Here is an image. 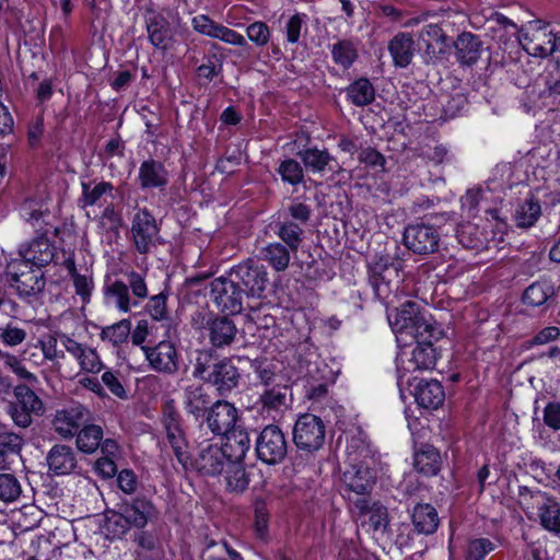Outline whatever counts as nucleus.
I'll return each instance as SVG.
<instances>
[{
	"label": "nucleus",
	"mask_w": 560,
	"mask_h": 560,
	"mask_svg": "<svg viewBox=\"0 0 560 560\" xmlns=\"http://www.w3.org/2000/svg\"><path fill=\"white\" fill-rule=\"evenodd\" d=\"M388 322L397 338L409 336L415 340H439L442 336L436 323L415 301H406L388 313Z\"/></svg>",
	"instance_id": "obj_1"
},
{
	"label": "nucleus",
	"mask_w": 560,
	"mask_h": 560,
	"mask_svg": "<svg viewBox=\"0 0 560 560\" xmlns=\"http://www.w3.org/2000/svg\"><path fill=\"white\" fill-rule=\"evenodd\" d=\"M192 376L213 386L221 396L229 395L238 386L241 374L228 358L217 360L211 350H197L192 363Z\"/></svg>",
	"instance_id": "obj_2"
},
{
	"label": "nucleus",
	"mask_w": 560,
	"mask_h": 560,
	"mask_svg": "<svg viewBox=\"0 0 560 560\" xmlns=\"http://www.w3.org/2000/svg\"><path fill=\"white\" fill-rule=\"evenodd\" d=\"M296 448L306 454H314L323 448L326 439V427L320 417L313 413L301 415L292 431Z\"/></svg>",
	"instance_id": "obj_3"
},
{
	"label": "nucleus",
	"mask_w": 560,
	"mask_h": 560,
	"mask_svg": "<svg viewBox=\"0 0 560 560\" xmlns=\"http://www.w3.org/2000/svg\"><path fill=\"white\" fill-rule=\"evenodd\" d=\"M130 241L140 255L153 252L163 243L160 226L148 209L138 210L131 220Z\"/></svg>",
	"instance_id": "obj_4"
},
{
	"label": "nucleus",
	"mask_w": 560,
	"mask_h": 560,
	"mask_svg": "<svg viewBox=\"0 0 560 560\" xmlns=\"http://www.w3.org/2000/svg\"><path fill=\"white\" fill-rule=\"evenodd\" d=\"M417 345L411 350H401L396 358L398 372V385L402 384V377L407 373L427 371L435 366L436 352L433 348L434 340H416Z\"/></svg>",
	"instance_id": "obj_5"
},
{
	"label": "nucleus",
	"mask_w": 560,
	"mask_h": 560,
	"mask_svg": "<svg viewBox=\"0 0 560 560\" xmlns=\"http://www.w3.org/2000/svg\"><path fill=\"white\" fill-rule=\"evenodd\" d=\"M255 450L257 457L265 464L281 463L288 453V441L283 431L275 424L266 425L257 435Z\"/></svg>",
	"instance_id": "obj_6"
},
{
	"label": "nucleus",
	"mask_w": 560,
	"mask_h": 560,
	"mask_svg": "<svg viewBox=\"0 0 560 560\" xmlns=\"http://www.w3.org/2000/svg\"><path fill=\"white\" fill-rule=\"evenodd\" d=\"M222 446L209 441L200 442L194 457L190 456L188 469H195L203 476H217L229 464Z\"/></svg>",
	"instance_id": "obj_7"
},
{
	"label": "nucleus",
	"mask_w": 560,
	"mask_h": 560,
	"mask_svg": "<svg viewBox=\"0 0 560 560\" xmlns=\"http://www.w3.org/2000/svg\"><path fill=\"white\" fill-rule=\"evenodd\" d=\"M231 277L238 285L244 287L243 293L252 298H260L268 283V273L264 266L247 259L234 267Z\"/></svg>",
	"instance_id": "obj_8"
},
{
	"label": "nucleus",
	"mask_w": 560,
	"mask_h": 560,
	"mask_svg": "<svg viewBox=\"0 0 560 560\" xmlns=\"http://www.w3.org/2000/svg\"><path fill=\"white\" fill-rule=\"evenodd\" d=\"M369 281L375 295L386 300L392 292V283L398 282L399 264L394 262L389 257H377L369 265Z\"/></svg>",
	"instance_id": "obj_9"
},
{
	"label": "nucleus",
	"mask_w": 560,
	"mask_h": 560,
	"mask_svg": "<svg viewBox=\"0 0 560 560\" xmlns=\"http://www.w3.org/2000/svg\"><path fill=\"white\" fill-rule=\"evenodd\" d=\"M441 235L431 224H409L404 232L405 246L417 255H429L439 248Z\"/></svg>",
	"instance_id": "obj_10"
},
{
	"label": "nucleus",
	"mask_w": 560,
	"mask_h": 560,
	"mask_svg": "<svg viewBox=\"0 0 560 560\" xmlns=\"http://www.w3.org/2000/svg\"><path fill=\"white\" fill-rule=\"evenodd\" d=\"M341 483L350 500V493L361 495V498L368 497L375 483V474L368 462L350 463L342 471Z\"/></svg>",
	"instance_id": "obj_11"
},
{
	"label": "nucleus",
	"mask_w": 560,
	"mask_h": 560,
	"mask_svg": "<svg viewBox=\"0 0 560 560\" xmlns=\"http://www.w3.org/2000/svg\"><path fill=\"white\" fill-rule=\"evenodd\" d=\"M210 294L217 306L224 313L240 314L243 310V290L234 279L217 278L211 282Z\"/></svg>",
	"instance_id": "obj_12"
},
{
	"label": "nucleus",
	"mask_w": 560,
	"mask_h": 560,
	"mask_svg": "<svg viewBox=\"0 0 560 560\" xmlns=\"http://www.w3.org/2000/svg\"><path fill=\"white\" fill-rule=\"evenodd\" d=\"M90 410L80 404L70 405L57 410L54 420V431L63 439H71L89 422Z\"/></svg>",
	"instance_id": "obj_13"
},
{
	"label": "nucleus",
	"mask_w": 560,
	"mask_h": 560,
	"mask_svg": "<svg viewBox=\"0 0 560 560\" xmlns=\"http://www.w3.org/2000/svg\"><path fill=\"white\" fill-rule=\"evenodd\" d=\"M141 349L154 371L166 375H173L178 371V353L172 341L162 340L153 347L142 346Z\"/></svg>",
	"instance_id": "obj_14"
},
{
	"label": "nucleus",
	"mask_w": 560,
	"mask_h": 560,
	"mask_svg": "<svg viewBox=\"0 0 560 560\" xmlns=\"http://www.w3.org/2000/svg\"><path fill=\"white\" fill-rule=\"evenodd\" d=\"M551 40H555V34L547 25H534L521 33L518 44L527 54L542 58L553 54L555 43Z\"/></svg>",
	"instance_id": "obj_15"
},
{
	"label": "nucleus",
	"mask_w": 560,
	"mask_h": 560,
	"mask_svg": "<svg viewBox=\"0 0 560 560\" xmlns=\"http://www.w3.org/2000/svg\"><path fill=\"white\" fill-rule=\"evenodd\" d=\"M21 267L23 269L10 275V287L16 290L21 299H31L38 295L46 285L43 271L39 268L28 267L26 262H23Z\"/></svg>",
	"instance_id": "obj_16"
},
{
	"label": "nucleus",
	"mask_w": 560,
	"mask_h": 560,
	"mask_svg": "<svg viewBox=\"0 0 560 560\" xmlns=\"http://www.w3.org/2000/svg\"><path fill=\"white\" fill-rule=\"evenodd\" d=\"M238 411L231 402L218 400L212 404L207 413V424L215 435H224L235 429Z\"/></svg>",
	"instance_id": "obj_17"
},
{
	"label": "nucleus",
	"mask_w": 560,
	"mask_h": 560,
	"mask_svg": "<svg viewBox=\"0 0 560 560\" xmlns=\"http://www.w3.org/2000/svg\"><path fill=\"white\" fill-rule=\"evenodd\" d=\"M129 523L132 527L142 529L149 523H153L159 518V511L152 501L145 497H136L122 500L120 503Z\"/></svg>",
	"instance_id": "obj_18"
},
{
	"label": "nucleus",
	"mask_w": 560,
	"mask_h": 560,
	"mask_svg": "<svg viewBox=\"0 0 560 560\" xmlns=\"http://www.w3.org/2000/svg\"><path fill=\"white\" fill-rule=\"evenodd\" d=\"M164 427L167 442L171 445L175 457L184 469H188L190 455L187 451L188 443L185 433L179 423V416L174 411L165 413Z\"/></svg>",
	"instance_id": "obj_19"
},
{
	"label": "nucleus",
	"mask_w": 560,
	"mask_h": 560,
	"mask_svg": "<svg viewBox=\"0 0 560 560\" xmlns=\"http://www.w3.org/2000/svg\"><path fill=\"white\" fill-rule=\"evenodd\" d=\"M205 329L211 346L215 349H223L231 346L237 335V327L234 322L225 316H212L206 322Z\"/></svg>",
	"instance_id": "obj_20"
},
{
	"label": "nucleus",
	"mask_w": 560,
	"mask_h": 560,
	"mask_svg": "<svg viewBox=\"0 0 560 560\" xmlns=\"http://www.w3.org/2000/svg\"><path fill=\"white\" fill-rule=\"evenodd\" d=\"M260 410L265 417L280 419L289 408L288 387L276 385L266 387L259 396Z\"/></svg>",
	"instance_id": "obj_21"
},
{
	"label": "nucleus",
	"mask_w": 560,
	"mask_h": 560,
	"mask_svg": "<svg viewBox=\"0 0 560 560\" xmlns=\"http://www.w3.org/2000/svg\"><path fill=\"white\" fill-rule=\"evenodd\" d=\"M144 21L150 43L156 49L165 50L172 39V31L168 21L163 14L154 10L147 11Z\"/></svg>",
	"instance_id": "obj_22"
},
{
	"label": "nucleus",
	"mask_w": 560,
	"mask_h": 560,
	"mask_svg": "<svg viewBox=\"0 0 560 560\" xmlns=\"http://www.w3.org/2000/svg\"><path fill=\"white\" fill-rule=\"evenodd\" d=\"M455 57L460 66L471 67L481 57L482 42L470 32H462L454 42Z\"/></svg>",
	"instance_id": "obj_23"
},
{
	"label": "nucleus",
	"mask_w": 560,
	"mask_h": 560,
	"mask_svg": "<svg viewBox=\"0 0 560 560\" xmlns=\"http://www.w3.org/2000/svg\"><path fill=\"white\" fill-rule=\"evenodd\" d=\"M182 402L186 413L198 420L211 405V397L202 385L191 384L183 388Z\"/></svg>",
	"instance_id": "obj_24"
},
{
	"label": "nucleus",
	"mask_w": 560,
	"mask_h": 560,
	"mask_svg": "<svg viewBox=\"0 0 560 560\" xmlns=\"http://www.w3.org/2000/svg\"><path fill=\"white\" fill-rule=\"evenodd\" d=\"M419 42L423 45L427 61L440 58L447 47V36L438 24H429L419 34Z\"/></svg>",
	"instance_id": "obj_25"
},
{
	"label": "nucleus",
	"mask_w": 560,
	"mask_h": 560,
	"mask_svg": "<svg viewBox=\"0 0 560 560\" xmlns=\"http://www.w3.org/2000/svg\"><path fill=\"white\" fill-rule=\"evenodd\" d=\"M24 262L43 267L50 264L55 257V246L47 236L40 235L32 240L25 247L20 249Z\"/></svg>",
	"instance_id": "obj_26"
},
{
	"label": "nucleus",
	"mask_w": 560,
	"mask_h": 560,
	"mask_svg": "<svg viewBox=\"0 0 560 560\" xmlns=\"http://www.w3.org/2000/svg\"><path fill=\"white\" fill-rule=\"evenodd\" d=\"M138 179L142 189H163L168 184V172L162 162L149 159L140 164Z\"/></svg>",
	"instance_id": "obj_27"
},
{
	"label": "nucleus",
	"mask_w": 560,
	"mask_h": 560,
	"mask_svg": "<svg viewBox=\"0 0 560 560\" xmlns=\"http://www.w3.org/2000/svg\"><path fill=\"white\" fill-rule=\"evenodd\" d=\"M49 470L57 476L71 474L77 467V456L71 446L57 444L46 457Z\"/></svg>",
	"instance_id": "obj_28"
},
{
	"label": "nucleus",
	"mask_w": 560,
	"mask_h": 560,
	"mask_svg": "<svg viewBox=\"0 0 560 560\" xmlns=\"http://www.w3.org/2000/svg\"><path fill=\"white\" fill-rule=\"evenodd\" d=\"M413 395L417 404L425 409H438L445 400L444 388L435 380H421Z\"/></svg>",
	"instance_id": "obj_29"
},
{
	"label": "nucleus",
	"mask_w": 560,
	"mask_h": 560,
	"mask_svg": "<svg viewBox=\"0 0 560 560\" xmlns=\"http://www.w3.org/2000/svg\"><path fill=\"white\" fill-rule=\"evenodd\" d=\"M225 435V443L222 446L229 463H242L249 447L250 439L244 430H232Z\"/></svg>",
	"instance_id": "obj_30"
},
{
	"label": "nucleus",
	"mask_w": 560,
	"mask_h": 560,
	"mask_svg": "<svg viewBox=\"0 0 560 560\" xmlns=\"http://www.w3.org/2000/svg\"><path fill=\"white\" fill-rule=\"evenodd\" d=\"M537 513L542 528L560 537V504L542 494L537 502Z\"/></svg>",
	"instance_id": "obj_31"
},
{
	"label": "nucleus",
	"mask_w": 560,
	"mask_h": 560,
	"mask_svg": "<svg viewBox=\"0 0 560 560\" xmlns=\"http://www.w3.org/2000/svg\"><path fill=\"white\" fill-rule=\"evenodd\" d=\"M413 44L412 36L407 33H399L393 37L388 44V50L396 67L406 68L410 65L415 50Z\"/></svg>",
	"instance_id": "obj_32"
},
{
	"label": "nucleus",
	"mask_w": 560,
	"mask_h": 560,
	"mask_svg": "<svg viewBox=\"0 0 560 560\" xmlns=\"http://www.w3.org/2000/svg\"><path fill=\"white\" fill-rule=\"evenodd\" d=\"M104 293L107 302L121 313H128L132 306L139 305V301L131 300L128 285L124 280H114L105 287Z\"/></svg>",
	"instance_id": "obj_33"
},
{
	"label": "nucleus",
	"mask_w": 560,
	"mask_h": 560,
	"mask_svg": "<svg viewBox=\"0 0 560 560\" xmlns=\"http://www.w3.org/2000/svg\"><path fill=\"white\" fill-rule=\"evenodd\" d=\"M415 468L424 476H435L441 468V455L432 445H423L415 453Z\"/></svg>",
	"instance_id": "obj_34"
},
{
	"label": "nucleus",
	"mask_w": 560,
	"mask_h": 560,
	"mask_svg": "<svg viewBox=\"0 0 560 560\" xmlns=\"http://www.w3.org/2000/svg\"><path fill=\"white\" fill-rule=\"evenodd\" d=\"M326 370L327 365L323 362L307 365L305 376L307 377V395L311 399H320L327 394L328 383L323 374Z\"/></svg>",
	"instance_id": "obj_35"
},
{
	"label": "nucleus",
	"mask_w": 560,
	"mask_h": 560,
	"mask_svg": "<svg viewBox=\"0 0 560 560\" xmlns=\"http://www.w3.org/2000/svg\"><path fill=\"white\" fill-rule=\"evenodd\" d=\"M359 515H370L369 522L374 530L384 529L388 523L387 509L378 503H371L368 497L358 498L353 502Z\"/></svg>",
	"instance_id": "obj_36"
},
{
	"label": "nucleus",
	"mask_w": 560,
	"mask_h": 560,
	"mask_svg": "<svg viewBox=\"0 0 560 560\" xmlns=\"http://www.w3.org/2000/svg\"><path fill=\"white\" fill-rule=\"evenodd\" d=\"M490 21L497 24L495 27L491 28L493 38L497 39L504 49H506L509 44L513 43V40L518 42L521 34H518L517 25L512 20L501 13L494 12Z\"/></svg>",
	"instance_id": "obj_37"
},
{
	"label": "nucleus",
	"mask_w": 560,
	"mask_h": 560,
	"mask_svg": "<svg viewBox=\"0 0 560 560\" xmlns=\"http://www.w3.org/2000/svg\"><path fill=\"white\" fill-rule=\"evenodd\" d=\"M412 523L418 533L433 534L439 526L436 510L428 503L416 505L412 512Z\"/></svg>",
	"instance_id": "obj_38"
},
{
	"label": "nucleus",
	"mask_w": 560,
	"mask_h": 560,
	"mask_svg": "<svg viewBox=\"0 0 560 560\" xmlns=\"http://www.w3.org/2000/svg\"><path fill=\"white\" fill-rule=\"evenodd\" d=\"M290 248L279 242L269 243L260 249L261 258L276 271H284L290 264Z\"/></svg>",
	"instance_id": "obj_39"
},
{
	"label": "nucleus",
	"mask_w": 560,
	"mask_h": 560,
	"mask_svg": "<svg viewBox=\"0 0 560 560\" xmlns=\"http://www.w3.org/2000/svg\"><path fill=\"white\" fill-rule=\"evenodd\" d=\"M541 215L540 202L533 196L526 198L515 210L514 220L516 226L528 229L533 226Z\"/></svg>",
	"instance_id": "obj_40"
},
{
	"label": "nucleus",
	"mask_w": 560,
	"mask_h": 560,
	"mask_svg": "<svg viewBox=\"0 0 560 560\" xmlns=\"http://www.w3.org/2000/svg\"><path fill=\"white\" fill-rule=\"evenodd\" d=\"M298 156L302 160L304 166L313 173H323L334 158L326 149L317 147L306 148L298 152Z\"/></svg>",
	"instance_id": "obj_41"
},
{
	"label": "nucleus",
	"mask_w": 560,
	"mask_h": 560,
	"mask_svg": "<svg viewBox=\"0 0 560 560\" xmlns=\"http://www.w3.org/2000/svg\"><path fill=\"white\" fill-rule=\"evenodd\" d=\"M75 436L78 450L85 454H92L101 445L103 429L97 424L85 423Z\"/></svg>",
	"instance_id": "obj_42"
},
{
	"label": "nucleus",
	"mask_w": 560,
	"mask_h": 560,
	"mask_svg": "<svg viewBox=\"0 0 560 560\" xmlns=\"http://www.w3.org/2000/svg\"><path fill=\"white\" fill-rule=\"evenodd\" d=\"M332 60L343 69H349L357 60L358 45L351 39H338L330 47Z\"/></svg>",
	"instance_id": "obj_43"
},
{
	"label": "nucleus",
	"mask_w": 560,
	"mask_h": 560,
	"mask_svg": "<svg viewBox=\"0 0 560 560\" xmlns=\"http://www.w3.org/2000/svg\"><path fill=\"white\" fill-rule=\"evenodd\" d=\"M82 196L79 202L82 208L97 205L106 195H112L114 186L109 182L81 183Z\"/></svg>",
	"instance_id": "obj_44"
},
{
	"label": "nucleus",
	"mask_w": 560,
	"mask_h": 560,
	"mask_svg": "<svg viewBox=\"0 0 560 560\" xmlns=\"http://www.w3.org/2000/svg\"><path fill=\"white\" fill-rule=\"evenodd\" d=\"M555 294L553 287L548 281H536L523 293V302L529 306H541Z\"/></svg>",
	"instance_id": "obj_45"
},
{
	"label": "nucleus",
	"mask_w": 560,
	"mask_h": 560,
	"mask_svg": "<svg viewBox=\"0 0 560 560\" xmlns=\"http://www.w3.org/2000/svg\"><path fill=\"white\" fill-rule=\"evenodd\" d=\"M225 488L233 493L244 492L249 485V478L242 463H229L225 466Z\"/></svg>",
	"instance_id": "obj_46"
},
{
	"label": "nucleus",
	"mask_w": 560,
	"mask_h": 560,
	"mask_svg": "<svg viewBox=\"0 0 560 560\" xmlns=\"http://www.w3.org/2000/svg\"><path fill=\"white\" fill-rule=\"evenodd\" d=\"M347 96L355 106H365L374 101L375 90L365 78H361L347 88Z\"/></svg>",
	"instance_id": "obj_47"
},
{
	"label": "nucleus",
	"mask_w": 560,
	"mask_h": 560,
	"mask_svg": "<svg viewBox=\"0 0 560 560\" xmlns=\"http://www.w3.org/2000/svg\"><path fill=\"white\" fill-rule=\"evenodd\" d=\"M125 512L120 504H117V510H109L105 517V529L112 538H122L131 528Z\"/></svg>",
	"instance_id": "obj_48"
},
{
	"label": "nucleus",
	"mask_w": 560,
	"mask_h": 560,
	"mask_svg": "<svg viewBox=\"0 0 560 560\" xmlns=\"http://www.w3.org/2000/svg\"><path fill=\"white\" fill-rule=\"evenodd\" d=\"M277 235L287 247L295 253L303 242L304 230L299 223L284 220L279 224Z\"/></svg>",
	"instance_id": "obj_49"
},
{
	"label": "nucleus",
	"mask_w": 560,
	"mask_h": 560,
	"mask_svg": "<svg viewBox=\"0 0 560 560\" xmlns=\"http://www.w3.org/2000/svg\"><path fill=\"white\" fill-rule=\"evenodd\" d=\"M131 334V322L121 319L113 325L106 326L101 330L100 337L103 341L118 347L126 342Z\"/></svg>",
	"instance_id": "obj_50"
},
{
	"label": "nucleus",
	"mask_w": 560,
	"mask_h": 560,
	"mask_svg": "<svg viewBox=\"0 0 560 560\" xmlns=\"http://www.w3.org/2000/svg\"><path fill=\"white\" fill-rule=\"evenodd\" d=\"M346 452L349 464L358 463L360 460L366 462L372 453L368 441L364 436H362L361 433L352 435L350 439H348Z\"/></svg>",
	"instance_id": "obj_51"
},
{
	"label": "nucleus",
	"mask_w": 560,
	"mask_h": 560,
	"mask_svg": "<svg viewBox=\"0 0 560 560\" xmlns=\"http://www.w3.org/2000/svg\"><path fill=\"white\" fill-rule=\"evenodd\" d=\"M126 278L125 283L128 285V292H131L132 296L137 301H143L149 295V289L145 281L147 272H139L133 269L124 271Z\"/></svg>",
	"instance_id": "obj_52"
},
{
	"label": "nucleus",
	"mask_w": 560,
	"mask_h": 560,
	"mask_svg": "<svg viewBox=\"0 0 560 560\" xmlns=\"http://www.w3.org/2000/svg\"><path fill=\"white\" fill-rule=\"evenodd\" d=\"M15 401L32 415H39L43 410V402L39 397L26 385H19L14 388Z\"/></svg>",
	"instance_id": "obj_53"
},
{
	"label": "nucleus",
	"mask_w": 560,
	"mask_h": 560,
	"mask_svg": "<svg viewBox=\"0 0 560 560\" xmlns=\"http://www.w3.org/2000/svg\"><path fill=\"white\" fill-rule=\"evenodd\" d=\"M278 173L282 180L290 185H299L303 182L304 172L302 166L294 159H287L282 161L278 166Z\"/></svg>",
	"instance_id": "obj_54"
},
{
	"label": "nucleus",
	"mask_w": 560,
	"mask_h": 560,
	"mask_svg": "<svg viewBox=\"0 0 560 560\" xmlns=\"http://www.w3.org/2000/svg\"><path fill=\"white\" fill-rule=\"evenodd\" d=\"M495 549L494 542L488 538H475L468 541L466 548L467 560H483Z\"/></svg>",
	"instance_id": "obj_55"
},
{
	"label": "nucleus",
	"mask_w": 560,
	"mask_h": 560,
	"mask_svg": "<svg viewBox=\"0 0 560 560\" xmlns=\"http://www.w3.org/2000/svg\"><path fill=\"white\" fill-rule=\"evenodd\" d=\"M21 493V486L18 479L10 474H0V500L5 502L14 501Z\"/></svg>",
	"instance_id": "obj_56"
},
{
	"label": "nucleus",
	"mask_w": 560,
	"mask_h": 560,
	"mask_svg": "<svg viewBox=\"0 0 560 560\" xmlns=\"http://www.w3.org/2000/svg\"><path fill=\"white\" fill-rule=\"evenodd\" d=\"M358 160L360 163L374 168L384 171L386 165L385 156L372 147L362 148L359 151Z\"/></svg>",
	"instance_id": "obj_57"
},
{
	"label": "nucleus",
	"mask_w": 560,
	"mask_h": 560,
	"mask_svg": "<svg viewBox=\"0 0 560 560\" xmlns=\"http://www.w3.org/2000/svg\"><path fill=\"white\" fill-rule=\"evenodd\" d=\"M192 27L196 32L218 39L222 24L211 20L208 15L199 14L191 21Z\"/></svg>",
	"instance_id": "obj_58"
},
{
	"label": "nucleus",
	"mask_w": 560,
	"mask_h": 560,
	"mask_svg": "<svg viewBox=\"0 0 560 560\" xmlns=\"http://www.w3.org/2000/svg\"><path fill=\"white\" fill-rule=\"evenodd\" d=\"M192 27L196 32L218 39L222 24L211 20L208 15L199 14L191 21Z\"/></svg>",
	"instance_id": "obj_59"
},
{
	"label": "nucleus",
	"mask_w": 560,
	"mask_h": 560,
	"mask_svg": "<svg viewBox=\"0 0 560 560\" xmlns=\"http://www.w3.org/2000/svg\"><path fill=\"white\" fill-rule=\"evenodd\" d=\"M247 37L256 46H266L270 39V31L266 23L257 21L249 24L246 28Z\"/></svg>",
	"instance_id": "obj_60"
},
{
	"label": "nucleus",
	"mask_w": 560,
	"mask_h": 560,
	"mask_svg": "<svg viewBox=\"0 0 560 560\" xmlns=\"http://www.w3.org/2000/svg\"><path fill=\"white\" fill-rule=\"evenodd\" d=\"M166 300L167 295L164 292L153 295L149 300L145 308L153 319L163 320L167 317Z\"/></svg>",
	"instance_id": "obj_61"
},
{
	"label": "nucleus",
	"mask_w": 560,
	"mask_h": 560,
	"mask_svg": "<svg viewBox=\"0 0 560 560\" xmlns=\"http://www.w3.org/2000/svg\"><path fill=\"white\" fill-rule=\"evenodd\" d=\"M60 342L65 350L78 361L81 368L83 358L85 357L86 349H89V347L78 342L66 334L60 336Z\"/></svg>",
	"instance_id": "obj_62"
},
{
	"label": "nucleus",
	"mask_w": 560,
	"mask_h": 560,
	"mask_svg": "<svg viewBox=\"0 0 560 560\" xmlns=\"http://www.w3.org/2000/svg\"><path fill=\"white\" fill-rule=\"evenodd\" d=\"M69 270L73 276L75 293L80 295L83 301L88 300L93 287L92 280L86 276L77 273L73 261L70 262Z\"/></svg>",
	"instance_id": "obj_63"
},
{
	"label": "nucleus",
	"mask_w": 560,
	"mask_h": 560,
	"mask_svg": "<svg viewBox=\"0 0 560 560\" xmlns=\"http://www.w3.org/2000/svg\"><path fill=\"white\" fill-rule=\"evenodd\" d=\"M8 413L18 427L27 428L32 423V413L16 401H12L8 405Z\"/></svg>",
	"instance_id": "obj_64"
}]
</instances>
